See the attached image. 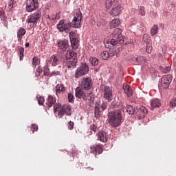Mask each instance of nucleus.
Listing matches in <instances>:
<instances>
[{"mask_svg": "<svg viewBox=\"0 0 176 176\" xmlns=\"http://www.w3.org/2000/svg\"><path fill=\"white\" fill-rule=\"evenodd\" d=\"M123 112H124V107H122L120 109L112 111L107 114V122L111 127H119L122 122H124V117H123Z\"/></svg>", "mask_w": 176, "mask_h": 176, "instance_id": "f257e3e1", "label": "nucleus"}, {"mask_svg": "<svg viewBox=\"0 0 176 176\" xmlns=\"http://www.w3.org/2000/svg\"><path fill=\"white\" fill-rule=\"evenodd\" d=\"M54 111L55 113H58L59 118H63L64 115H67V116H71V106L65 105L61 106V104L56 103L54 105Z\"/></svg>", "mask_w": 176, "mask_h": 176, "instance_id": "f03ea898", "label": "nucleus"}, {"mask_svg": "<svg viewBox=\"0 0 176 176\" xmlns=\"http://www.w3.org/2000/svg\"><path fill=\"white\" fill-rule=\"evenodd\" d=\"M41 17H42V12H41V11H37L34 14L28 16L26 19V23H28V24H30V27L35 28L38 24V21L41 20Z\"/></svg>", "mask_w": 176, "mask_h": 176, "instance_id": "7ed1b4c3", "label": "nucleus"}, {"mask_svg": "<svg viewBox=\"0 0 176 176\" xmlns=\"http://www.w3.org/2000/svg\"><path fill=\"white\" fill-rule=\"evenodd\" d=\"M71 27H72V23L69 21H65V20H60L57 24V30L59 32H65L68 34L71 31Z\"/></svg>", "mask_w": 176, "mask_h": 176, "instance_id": "20e7f679", "label": "nucleus"}, {"mask_svg": "<svg viewBox=\"0 0 176 176\" xmlns=\"http://www.w3.org/2000/svg\"><path fill=\"white\" fill-rule=\"evenodd\" d=\"M118 40L116 39H111L108 40L104 42V46L105 47L109 48V47H115V46H119V45H122V43H124V38L122 34H120L117 36Z\"/></svg>", "mask_w": 176, "mask_h": 176, "instance_id": "39448f33", "label": "nucleus"}, {"mask_svg": "<svg viewBox=\"0 0 176 176\" xmlns=\"http://www.w3.org/2000/svg\"><path fill=\"white\" fill-rule=\"evenodd\" d=\"M89 74V65L86 63H82L79 67L77 68L74 78L76 79H79L81 76H85V75H87Z\"/></svg>", "mask_w": 176, "mask_h": 176, "instance_id": "423d86ee", "label": "nucleus"}, {"mask_svg": "<svg viewBox=\"0 0 176 176\" xmlns=\"http://www.w3.org/2000/svg\"><path fill=\"white\" fill-rule=\"evenodd\" d=\"M80 85L82 90H90L93 88V79H91V77L89 76L84 77L82 78Z\"/></svg>", "mask_w": 176, "mask_h": 176, "instance_id": "0eeeda50", "label": "nucleus"}, {"mask_svg": "<svg viewBox=\"0 0 176 176\" xmlns=\"http://www.w3.org/2000/svg\"><path fill=\"white\" fill-rule=\"evenodd\" d=\"M100 89L103 91V98L107 100L109 102L113 100V95L112 94V89L109 86L101 85Z\"/></svg>", "mask_w": 176, "mask_h": 176, "instance_id": "6e6552de", "label": "nucleus"}, {"mask_svg": "<svg viewBox=\"0 0 176 176\" xmlns=\"http://www.w3.org/2000/svg\"><path fill=\"white\" fill-rule=\"evenodd\" d=\"M82 19H83V16H82V12L78 10L76 12V16H74L72 20L73 25L74 28H79L82 25Z\"/></svg>", "mask_w": 176, "mask_h": 176, "instance_id": "1a4fd4ad", "label": "nucleus"}, {"mask_svg": "<svg viewBox=\"0 0 176 176\" xmlns=\"http://www.w3.org/2000/svg\"><path fill=\"white\" fill-rule=\"evenodd\" d=\"M39 6V3L38 0H28L26 4V10L27 12H34L38 9Z\"/></svg>", "mask_w": 176, "mask_h": 176, "instance_id": "9d476101", "label": "nucleus"}, {"mask_svg": "<svg viewBox=\"0 0 176 176\" xmlns=\"http://www.w3.org/2000/svg\"><path fill=\"white\" fill-rule=\"evenodd\" d=\"M56 46L60 52H67L68 49V41L67 39H60L57 41Z\"/></svg>", "mask_w": 176, "mask_h": 176, "instance_id": "9b49d317", "label": "nucleus"}, {"mask_svg": "<svg viewBox=\"0 0 176 176\" xmlns=\"http://www.w3.org/2000/svg\"><path fill=\"white\" fill-rule=\"evenodd\" d=\"M171 80H173V78L170 74L164 76L161 79L162 87H163V89H168Z\"/></svg>", "mask_w": 176, "mask_h": 176, "instance_id": "f8f14e48", "label": "nucleus"}, {"mask_svg": "<svg viewBox=\"0 0 176 176\" xmlns=\"http://www.w3.org/2000/svg\"><path fill=\"white\" fill-rule=\"evenodd\" d=\"M123 10V6H122L120 3H116L113 6V8L110 14L111 16H119L122 13Z\"/></svg>", "mask_w": 176, "mask_h": 176, "instance_id": "ddd939ff", "label": "nucleus"}, {"mask_svg": "<svg viewBox=\"0 0 176 176\" xmlns=\"http://www.w3.org/2000/svg\"><path fill=\"white\" fill-rule=\"evenodd\" d=\"M102 151V146L100 144H94L91 146V153H94L95 156H97V155H101Z\"/></svg>", "mask_w": 176, "mask_h": 176, "instance_id": "4468645a", "label": "nucleus"}, {"mask_svg": "<svg viewBox=\"0 0 176 176\" xmlns=\"http://www.w3.org/2000/svg\"><path fill=\"white\" fill-rule=\"evenodd\" d=\"M98 140L101 142H107L108 141V134L104 131H100L98 133Z\"/></svg>", "mask_w": 176, "mask_h": 176, "instance_id": "2eb2a0df", "label": "nucleus"}, {"mask_svg": "<svg viewBox=\"0 0 176 176\" xmlns=\"http://www.w3.org/2000/svg\"><path fill=\"white\" fill-rule=\"evenodd\" d=\"M27 31L25 30V29H24V28L21 27L19 28V29L17 31V39H18V42H21L22 39H23V36H24V35H25Z\"/></svg>", "mask_w": 176, "mask_h": 176, "instance_id": "dca6fc26", "label": "nucleus"}, {"mask_svg": "<svg viewBox=\"0 0 176 176\" xmlns=\"http://www.w3.org/2000/svg\"><path fill=\"white\" fill-rule=\"evenodd\" d=\"M66 65L68 68H76V63H78V58H74L72 59H67Z\"/></svg>", "mask_w": 176, "mask_h": 176, "instance_id": "f3484780", "label": "nucleus"}, {"mask_svg": "<svg viewBox=\"0 0 176 176\" xmlns=\"http://www.w3.org/2000/svg\"><path fill=\"white\" fill-rule=\"evenodd\" d=\"M123 90L127 97H131L133 96V89L129 85L123 84Z\"/></svg>", "mask_w": 176, "mask_h": 176, "instance_id": "a211bd4d", "label": "nucleus"}, {"mask_svg": "<svg viewBox=\"0 0 176 176\" xmlns=\"http://www.w3.org/2000/svg\"><path fill=\"white\" fill-rule=\"evenodd\" d=\"M83 89H80L79 87H77L76 89V98H78L79 100H82V98L83 99L85 97V94H86L85 93V91H83Z\"/></svg>", "mask_w": 176, "mask_h": 176, "instance_id": "6ab92c4d", "label": "nucleus"}, {"mask_svg": "<svg viewBox=\"0 0 176 176\" xmlns=\"http://www.w3.org/2000/svg\"><path fill=\"white\" fill-rule=\"evenodd\" d=\"M46 105L48 107V108H52L53 105H56V98H54L52 96L50 95L48 96Z\"/></svg>", "mask_w": 176, "mask_h": 176, "instance_id": "aec40b11", "label": "nucleus"}, {"mask_svg": "<svg viewBox=\"0 0 176 176\" xmlns=\"http://www.w3.org/2000/svg\"><path fill=\"white\" fill-rule=\"evenodd\" d=\"M100 104H96L95 108H94V115H95V118H96V119H98L101 115H102V110L100 109Z\"/></svg>", "mask_w": 176, "mask_h": 176, "instance_id": "412c9836", "label": "nucleus"}, {"mask_svg": "<svg viewBox=\"0 0 176 176\" xmlns=\"http://www.w3.org/2000/svg\"><path fill=\"white\" fill-rule=\"evenodd\" d=\"M56 94H63V93H65V87L63 84H58L56 86Z\"/></svg>", "mask_w": 176, "mask_h": 176, "instance_id": "4be33fe9", "label": "nucleus"}, {"mask_svg": "<svg viewBox=\"0 0 176 176\" xmlns=\"http://www.w3.org/2000/svg\"><path fill=\"white\" fill-rule=\"evenodd\" d=\"M138 113L140 118H145V115L148 113V110L144 106H142L138 109Z\"/></svg>", "mask_w": 176, "mask_h": 176, "instance_id": "5701e85b", "label": "nucleus"}, {"mask_svg": "<svg viewBox=\"0 0 176 176\" xmlns=\"http://www.w3.org/2000/svg\"><path fill=\"white\" fill-rule=\"evenodd\" d=\"M77 54L74 51H67L66 52L67 60H72V58H76Z\"/></svg>", "mask_w": 176, "mask_h": 176, "instance_id": "b1692460", "label": "nucleus"}, {"mask_svg": "<svg viewBox=\"0 0 176 176\" xmlns=\"http://www.w3.org/2000/svg\"><path fill=\"white\" fill-rule=\"evenodd\" d=\"M120 25V21L118 19H114L110 22L111 28H116Z\"/></svg>", "mask_w": 176, "mask_h": 176, "instance_id": "393cba45", "label": "nucleus"}, {"mask_svg": "<svg viewBox=\"0 0 176 176\" xmlns=\"http://www.w3.org/2000/svg\"><path fill=\"white\" fill-rule=\"evenodd\" d=\"M135 61L137 64H146L148 63V60H146L144 56H138L135 58Z\"/></svg>", "mask_w": 176, "mask_h": 176, "instance_id": "a878e982", "label": "nucleus"}, {"mask_svg": "<svg viewBox=\"0 0 176 176\" xmlns=\"http://www.w3.org/2000/svg\"><path fill=\"white\" fill-rule=\"evenodd\" d=\"M151 107L153 109L160 107V100L159 99H154L151 100Z\"/></svg>", "mask_w": 176, "mask_h": 176, "instance_id": "bb28decb", "label": "nucleus"}, {"mask_svg": "<svg viewBox=\"0 0 176 176\" xmlns=\"http://www.w3.org/2000/svg\"><path fill=\"white\" fill-rule=\"evenodd\" d=\"M159 32V25H154L151 29V35L155 36Z\"/></svg>", "mask_w": 176, "mask_h": 176, "instance_id": "cd10ccee", "label": "nucleus"}, {"mask_svg": "<svg viewBox=\"0 0 176 176\" xmlns=\"http://www.w3.org/2000/svg\"><path fill=\"white\" fill-rule=\"evenodd\" d=\"M109 56V52L107 51H103L100 54V57L102 60H108Z\"/></svg>", "mask_w": 176, "mask_h": 176, "instance_id": "c85d7f7f", "label": "nucleus"}, {"mask_svg": "<svg viewBox=\"0 0 176 176\" xmlns=\"http://www.w3.org/2000/svg\"><path fill=\"white\" fill-rule=\"evenodd\" d=\"M120 35H122V29L117 28L113 30V36H119Z\"/></svg>", "mask_w": 176, "mask_h": 176, "instance_id": "c756f323", "label": "nucleus"}, {"mask_svg": "<svg viewBox=\"0 0 176 176\" xmlns=\"http://www.w3.org/2000/svg\"><path fill=\"white\" fill-rule=\"evenodd\" d=\"M51 58L52 59V67H56L58 64V58L55 55H53Z\"/></svg>", "mask_w": 176, "mask_h": 176, "instance_id": "7c9ffc66", "label": "nucleus"}, {"mask_svg": "<svg viewBox=\"0 0 176 176\" xmlns=\"http://www.w3.org/2000/svg\"><path fill=\"white\" fill-rule=\"evenodd\" d=\"M126 112H128V113L129 115H134V112H135V111L134 110V108H133V106L127 105L126 106Z\"/></svg>", "mask_w": 176, "mask_h": 176, "instance_id": "2f4dec72", "label": "nucleus"}, {"mask_svg": "<svg viewBox=\"0 0 176 176\" xmlns=\"http://www.w3.org/2000/svg\"><path fill=\"white\" fill-rule=\"evenodd\" d=\"M160 69L161 72H163V74H168V72H170V71H171V67L170 66H166L165 67H161Z\"/></svg>", "mask_w": 176, "mask_h": 176, "instance_id": "473e14b6", "label": "nucleus"}, {"mask_svg": "<svg viewBox=\"0 0 176 176\" xmlns=\"http://www.w3.org/2000/svg\"><path fill=\"white\" fill-rule=\"evenodd\" d=\"M43 72L45 76H49V75L50 76V69H49V66H47V65L44 66Z\"/></svg>", "mask_w": 176, "mask_h": 176, "instance_id": "72a5a7b5", "label": "nucleus"}, {"mask_svg": "<svg viewBox=\"0 0 176 176\" xmlns=\"http://www.w3.org/2000/svg\"><path fill=\"white\" fill-rule=\"evenodd\" d=\"M36 100H37L39 105H43V103L45 102V98H43L39 95H37Z\"/></svg>", "mask_w": 176, "mask_h": 176, "instance_id": "f704fd0d", "label": "nucleus"}, {"mask_svg": "<svg viewBox=\"0 0 176 176\" xmlns=\"http://www.w3.org/2000/svg\"><path fill=\"white\" fill-rule=\"evenodd\" d=\"M113 2H115V0H106L107 9H110L112 5H113Z\"/></svg>", "mask_w": 176, "mask_h": 176, "instance_id": "c9c22d12", "label": "nucleus"}, {"mask_svg": "<svg viewBox=\"0 0 176 176\" xmlns=\"http://www.w3.org/2000/svg\"><path fill=\"white\" fill-rule=\"evenodd\" d=\"M61 16V12H58L56 14H52V21H56V20H58Z\"/></svg>", "mask_w": 176, "mask_h": 176, "instance_id": "e433bc0d", "label": "nucleus"}, {"mask_svg": "<svg viewBox=\"0 0 176 176\" xmlns=\"http://www.w3.org/2000/svg\"><path fill=\"white\" fill-rule=\"evenodd\" d=\"M89 61L94 67H96V65H98V59L96 58H90Z\"/></svg>", "mask_w": 176, "mask_h": 176, "instance_id": "4c0bfd02", "label": "nucleus"}, {"mask_svg": "<svg viewBox=\"0 0 176 176\" xmlns=\"http://www.w3.org/2000/svg\"><path fill=\"white\" fill-rule=\"evenodd\" d=\"M93 98V96H91V94H87L86 95V94L84 95V98L82 100H84V101H91V99Z\"/></svg>", "mask_w": 176, "mask_h": 176, "instance_id": "58836bf2", "label": "nucleus"}, {"mask_svg": "<svg viewBox=\"0 0 176 176\" xmlns=\"http://www.w3.org/2000/svg\"><path fill=\"white\" fill-rule=\"evenodd\" d=\"M146 53L151 54L152 53V45L149 42L146 41Z\"/></svg>", "mask_w": 176, "mask_h": 176, "instance_id": "ea45409f", "label": "nucleus"}, {"mask_svg": "<svg viewBox=\"0 0 176 176\" xmlns=\"http://www.w3.org/2000/svg\"><path fill=\"white\" fill-rule=\"evenodd\" d=\"M70 42L72 43V46H76L78 45V38L76 37H72L70 38Z\"/></svg>", "mask_w": 176, "mask_h": 176, "instance_id": "a19ab883", "label": "nucleus"}, {"mask_svg": "<svg viewBox=\"0 0 176 176\" xmlns=\"http://www.w3.org/2000/svg\"><path fill=\"white\" fill-rule=\"evenodd\" d=\"M112 47H109V49H110L109 53L111 57H112V56H116L117 53H119V51H116V50L114 51L113 49H112Z\"/></svg>", "mask_w": 176, "mask_h": 176, "instance_id": "79ce46f5", "label": "nucleus"}, {"mask_svg": "<svg viewBox=\"0 0 176 176\" xmlns=\"http://www.w3.org/2000/svg\"><path fill=\"white\" fill-rule=\"evenodd\" d=\"M6 17V15H5V12L3 11V10L0 9V19L1 21H4Z\"/></svg>", "mask_w": 176, "mask_h": 176, "instance_id": "37998d69", "label": "nucleus"}, {"mask_svg": "<svg viewBox=\"0 0 176 176\" xmlns=\"http://www.w3.org/2000/svg\"><path fill=\"white\" fill-rule=\"evenodd\" d=\"M14 4V0H9L8 1V9L10 10H12V9H13Z\"/></svg>", "mask_w": 176, "mask_h": 176, "instance_id": "c03bdc74", "label": "nucleus"}, {"mask_svg": "<svg viewBox=\"0 0 176 176\" xmlns=\"http://www.w3.org/2000/svg\"><path fill=\"white\" fill-rule=\"evenodd\" d=\"M36 77L38 78V76H39L42 72V68H41V66H38L36 69Z\"/></svg>", "mask_w": 176, "mask_h": 176, "instance_id": "a18cd8bd", "label": "nucleus"}, {"mask_svg": "<svg viewBox=\"0 0 176 176\" xmlns=\"http://www.w3.org/2000/svg\"><path fill=\"white\" fill-rule=\"evenodd\" d=\"M60 76V71H52L50 74V76Z\"/></svg>", "mask_w": 176, "mask_h": 176, "instance_id": "49530a36", "label": "nucleus"}, {"mask_svg": "<svg viewBox=\"0 0 176 176\" xmlns=\"http://www.w3.org/2000/svg\"><path fill=\"white\" fill-rule=\"evenodd\" d=\"M108 107V103H107V102H103L102 104H101V107H100V109H102V111H105V109H107Z\"/></svg>", "mask_w": 176, "mask_h": 176, "instance_id": "de8ad7c7", "label": "nucleus"}, {"mask_svg": "<svg viewBox=\"0 0 176 176\" xmlns=\"http://www.w3.org/2000/svg\"><path fill=\"white\" fill-rule=\"evenodd\" d=\"M145 8H144L143 6H141L140 8V10H139V14H140V16H145Z\"/></svg>", "mask_w": 176, "mask_h": 176, "instance_id": "09e8293b", "label": "nucleus"}, {"mask_svg": "<svg viewBox=\"0 0 176 176\" xmlns=\"http://www.w3.org/2000/svg\"><path fill=\"white\" fill-rule=\"evenodd\" d=\"M31 130H32V133H34V131H38V125H36L35 124H32L31 126Z\"/></svg>", "mask_w": 176, "mask_h": 176, "instance_id": "8fccbe9b", "label": "nucleus"}, {"mask_svg": "<svg viewBox=\"0 0 176 176\" xmlns=\"http://www.w3.org/2000/svg\"><path fill=\"white\" fill-rule=\"evenodd\" d=\"M74 122L69 121L67 124L69 130H74Z\"/></svg>", "mask_w": 176, "mask_h": 176, "instance_id": "3c124183", "label": "nucleus"}, {"mask_svg": "<svg viewBox=\"0 0 176 176\" xmlns=\"http://www.w3.org/2000/svg\"><path fill=\"white\" fill-rule=\"evenodd\" d=\"M69 102H74V95L72 94H68Z\"/></svg>", "mask_w": 176, "mask_h": 176, "instance_id": "603ef678", "label": "nucleus"}, {"mask_svg": "<svg viewBox=\"0 0 176 176\" xmlns=\"http://www.w3.org/2000/svg\"><path fill=\"white\" fill-rule=\"evenodd\" d=\"M32 65H33V67H35L36 65H38V59L36 58V57L33 58Z\"/></svg>", "mask_w": 176, "mask_h": 176, "instance_id": "864d4df0", "label": "nucleus"}, {"mask_svg": "<svg viewBox=\"0 0 176 176\" xmlns=\"http://www.w3.org/2000/svg\"><path fill=\"white\" fill-rule=\"evenodd\" d=\"M170 107H174L176 106V97L170 101Z\"/></svg>", "mask_w": 176, "mask_h": 176, "instance_id": "5fc2aeb1", "label": "nucleus"}, {"mask_svg": "<svg viewBox=\"0 0 176 176\" xmlns=\"http://www.w3.org/2000/svg\"><path fill=\"white\" fill-rule=\"evenodd\" d=\"M143 39H144V42H146H146H148V41H149V36H148V34H144L143 35Z\"/></svg>", "mask_w": 176, "mask_h": 176, "instance_id": "6e6d98bb", "label": "nucleus"}, {"mask_svg": "<svg viewBox=\"0 0 176 176\" xmlns=\"http://www.w3.org/2000/svg\"><path fill=\"white\" fill-rule=\"evenodd\" d=\"M154 5L155 8H159L160 6V0H155Z\"/></svg>", "mask_w": 176, "mask_h": 176, "instance_id": "4d7b16f0", "label": "nucleus"}, {"mask_svg": "<svg viewBox=\"0 0 176 176\" xmlns=\"http://www.w3.org/2000/svg\"><path fill=\"white\" fill-rule=\"evenodd\" d=\"M90 129L91 131H94V133H96V131H97V126L94 124L91 125Z\"/></svg>", "mask_w": 176, "mask_h": 176, "instance_id": "13d9d810", "label": "nucleus"}, {"mask_svg": "<svg viewBox=\"0 0 176 176\" xmlns=\"http://www.w3.org/2000/svg\"><path fill=\"white\" fill-rule=\"evenodd\" d=\"M19 54H24V48L23 47H20L19 49Z\"/></svg>", "mask_w": 176, "mask_h": 176, "instance_id": "bf43d9fd", "label": "nucleus"}, {"mask_svg": "<svg viewBox=\"0 0 176 176\" xmlns=\"http://www.w3.org/2000/svg\"><path fill=\"white\" fill-rule=\"evenodd\" d=\"M69 36L71 39V38H74L75 37V33L74 32H70L69 34Z\"/></svg>", "mask_w": 176, "mask_h": 176, "instance_id": "052dcab7", "label": "nucleus"}, {"mask_svg": "<svg viewBox=\"0 0 176 176\" xmlns=\"http://www.w3.org/2000/svg\"><path fill=\"white\" fill-rule=\"evenodd\" d=\"M24 58V54H19V59L21 60Z\"/></svg>", "mask_w": 176, "mask_h": 176, "instance_id": "680f3d73", "label": "nucleus"}, {"mask_svg": "<svg viewBox=\"0 0 176 176\" xmlns=\"http://www.w3.org/2000/svg\"><path fill=\"white\" fill-rule=\"evenodd\" d=\"M160 27V28H162V30H164V24L161 23Z\"/></svg>", "mask_w": 176, "mask_h": 176, "instance_id": "e2e57ef3", "label": "nucleus"}, {"mask_svg": "<svg viewBox=\"0 0 176 176\" xmlns=\"http://www.w3.org/2000/svg\"><path fill=\"white\" fill-rule=\"evenodd\" d=\"M25 47H30V43H25Z\"/></svg>", "mask_w": 176, "mask_h": 176, "instance_id": "0e129e2a", "label": "nucleus"}, {"mask_svg": "<svg viewBox=\"0 0 176 176\" xmlns=\"http://www.w3.org/2000/svg\"><path fill=\"white\" fill-rule=\"evenodd\" d=\"M47 19H49V20H52V16H47Z\"/></svg>", "mask_w": 176, "mask_h": 176, "instance_id": "69168bd1", "label": "nucleus"}]
</instances>
